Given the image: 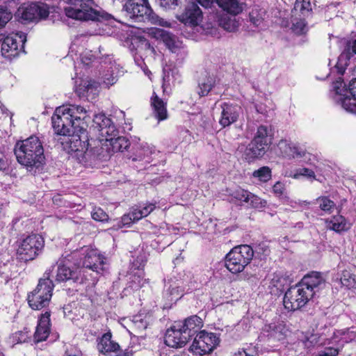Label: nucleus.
Segmentation results:
<instances>
[{"mask_svg":"<svg viewBox=\"0 0 356 356\" xmlns=\"http://www.w3.org/2000/svg\"><path fill=\"white\" fill-rule=\"evenodd\" d=\"M341 282L348 288L355 287L356 284L355 278L348 271L343 272V276L341 277Z\"/></svg>","mask_w":356,"mask_h":356,"instance_id":"50","label":"nucleus"},{"mask_svg":"<svg viewBox=\"0 0 356 356\" xmlns=\"http://www.w3.org/2000/svg\"><path fill=\"white\" fill-rule=\"evenodd\" d=\"M180 0H156L157 3L164 10H175Z\"/></svg>","mask_w":356,"mask_h":356,"instance_id":"49","label":"nucleus"},{"mask_svg":"<svg viewBox=\"0 0 356 356\" xmlns=\"http://www.w3.org/2000/svg\"><path fill=\"white\" fill-rule=\"evenodd\" d=\"M249 200L247 204L250 205L252 207L260 209L262 207H264L266 204V202L264 200H262L260 197L258 196L252 194L250 193V195L249 196Z\"/></svg>","mask_w":356,"mask_h":356,"instance_id":"46","label":"nucleus"},{"mask_svg":"<svg viewBox=\"0 0 356 356\" xmlns=\"http://www.w3.org/2000/svg\"><path fill=\"white\" fill-rule=\"evenodd\" d=\"M67 139L65 140L69 144L71 151L77 152L78 156H82V161L85 163H92L99 155V149L97 147L90 148L91 145L88 142L86 127L83 130L74 129L70 135H65Z\"/></svg>","mask_w":356,"mask_h":356,"instance_id":"5","label":"nucleus"},{"mask_svg":"<svg viewBox=\"0 0 356 356\" xmlns=\"http://www.w3.org/2000/svg\"><path fill=\"white\" fill-rule=\"evenodd\" d=\"M65 356H82V353L76 348L70 347L66 350Z\"/></svg>","mask_w":356,"mask_h":356,"instance_id":"60","label":"nucleus"},{"mask_svg":"<svg viewBox=\"0 0 356 356\" xmlns=\"http://www.w3.org/2000/svg\"><path fill=\"white\" fill-rule=\"evenodd\" d=\"M44 238L39 234H31L24 238L18 247L17 254L19 260H33L42 250Z\"/></svg>","mask_w":356,"mask_h":356,"instance_id":"11","label":"nucleus"},{"mask_svg":"<svg viewBox=\"0 0 356 356\" xmlns=\"http://www.w3.org/2000/svg\"><path fill=\"white\" fill-rule=\"evenodd\" d=\"M154 321L152 315L149 313H139L133 316V329L138 334L146 330Z\"/></svg>","mask_w":356,"mask_h":356,"instance_id":"26","label":"nucleus"},{"mask_svg":"<svg viewBox=\"0 0 356 356\" xmlns=\"http://www.w3.org/2000/svg\"><path fill=\"white\" fill-rule=\"evenodd\" d=\"M356 339V331L352 329H344L337 330L334 333V339L337 342L341 348L345 343L352 342Z\"/></svg>","mask_w":356,"mask_h":356,"instance_id":"28","label":"nucleus"},{"mask_svg":"<svg viewBox=\"0 0 356 356\" xmlns=\"http://www.w3.org/2000/svg\"><path fill=\"white\" fill-rule=\"evenodd\" d=\"M326 341H323V339L317 334H312L305 341V346L308 348L316 346H326Z\"/></svg>","mask_w":356,"mask_h":356,"instance_id":"45","label":"nucleus"},{"mask_svg":"<svg viewBox=\"0 0 356 356\" xmlns=\"http://www.w3.org/2000/svg\"><path fill=\"white\" fill-rule=\"evenodd\" d=\"M81 270L76 267L70 266V258L65 257L58 261V268L56 275L57 282L79 281Z\"/></svg>","mask_w":356,"mask_h":356,"instance_id":"17","label":"nucleus"},{"mask_svg":"<svg viewBox=\"0 0 356 356\" xmlns=\"http://www.w3.org/2000/svg\"><path fill=\"white\" fill-rule=\"evenodd\" d=\"M354 54H356V39L349 41L345 50L339 56L335 65L339 74H343L344 73L346 67L348 65L349 60Z\"/></svg>","mask_w":356,"mask_h":356,"instance_id":"22","label":"nucleus"},{"mask_svg":"<svg viewBox=\"0 0 356 356\" xmlns=\"http://www.w3.org/2000/svg\"><path fill=\"white\" fill-rule=\"evenodd\" d=\"M203 18L202 10L195 2H189L181 15V20L186 24L192 26L200 24Z\"/></svg>","mask_w":356,"mask_h":356,"instance_id":"20","label":"nucleus"},{"mask_svg":"<svg viewBox=\"0 0 356 356\" xmlns=\"http://www.w3.org/2000/svg\"><path fill=\"white\" fill-rule=\"evenodd\" d=\"M15 154L17 161L26 167L30 172L34 168H39L44 163L42 143L35 136L17 142L15 147Z\"/></svg>","mask_w":356,"mask_h":356,"instance_id":"3","label":"nucleus"},{"mask_svg":"<svg viewBox=\"0 0 356 356\" xmlns=\"http://www.w3.org/2000/svg\"><path fill=\"white\" fill-rule=\"evenodd\" d=\"M312 10V6L309 0H296L291 10L292 17L299 15L306 16Z\"/></svg>","mask_w":356,"mask_h":356,"instance_id":"31","label":"nucleus"},{"mask_svg":"<svg viewBox=\"0 0 356 356\" xmlns=\"http://www.w3.org/2000/svg\"><path fill=\"white\" fill-rule=\"evenodd\" d=\"M103 79H104L103 83L107 87H109V86L113 85L117 81V76H113V74H110V75L105 74Z\"/></svg>","mask_w":356,"mask_h":356,"instance_id":"56","label":"nucleus"},{"mask_svg":"<svg viewBox=\"0 0 356 356\" xmlns=\"http://www.w3.org/2000/svg\"><path fill=\"white\" fill-rule=\"evenodd\" d=\"M252 176L258 178L260 181L266 182L271 178V170L267 166H264L254 171Z\"/></svg>","mask_w":356,"mask_h":356,"instance_id":"40","label":"nucleus"},{"mask_svg":"<svg viewBox=\"0 0 356 356\" xmlns=\"http://www.w3.org/2000/svg\"><path fill=\"white\" fill-rule=\"evenodd\" d=\"M93 122L95 128L100 133L101 129H106V127L110 125L112 122L111 119L106 117L104 114L99 113L95 115Z\"/></svg>","mask_w":356,"mask_h":356,"instance_id":"38","label":"nucleus"},{"mask_svg":"<svg viewBox=\"0 0 356 356\" xmlns=\"http://www.w3.org/2000/svg\"><path fill=\"white\" fill-rule=\"evenodd\" d=\"M143 45H144V47L146 50L150 51L151 53L154 52V49L153 47L150 45V44L147 41H144V42L142 43Z\"/></svg>","mask_w":356,"mask_h":356,"instance_id":"64","label":"nucleus"},{"mask_svg":"<svg viewBox=\"0 0 356 356\" xmlns=\"http://www.w3.org/2000/svg\"><path fill=\"white\" fill-rule=\"evenodd\" d=\"M49 15V6L43 3H31L18 10V15L28 22L45 19Z\"/></svg>","mask_w":356,"mask_h":356,"instance_id":"14","label":"nucleus"},{"mask_svg":"<svg viewBox=\"0 0 356 356\" xmlns=\"http://www.w3.org/2000/svg\"><path fill=\"white\" fill-rule=\"evenodd\" d=\"M26 41L24 35L7 36L1 43V54L3 57L12 59L19 55V44Z\"/></svg>","mask_w":356,"mask_h":356,"instance_id":"18","label":"nucleus"},{"mask_svg":"<svg viewBox=\"0 0 356 356\" xmlns=\"http://www.w3.org/2000/svg\"><path fill=\"white\" fill-rule=\"evenodd\" d=\"M291 154H293V156H289V159L302 158L306 154V152L303 148L294 143H293L291 146Z\"/></svg>","mask_w":356,"mask_h":356,"instance_id":"52","label":"nucleus"},{"mask_svg":"<svg viewBox=\"0 0 356 356\" xmlns=\"http://www.w3.org/2000/svg\"><path fill=\"white\" fill-rule=\"evenodd\" d=\"M91 215L92 219L96 221L105 222L108 219V216L107 213L101 208L94 209Z\"/></svg>","mask_w":356,"mask_h":356,"instance_id":"48","label":"nucleus"},{"mask_svg":"<svg viewBox=\"0 0 356 356\" xmlns=\"http://www.w3.org/2000/svg\"><path fill=\"white\" fill-rule=\"evenodd\" d=\"M271 143V135L268 127L261 125L245 150L248 159H254L263 156L268 146Z\"/></svg>","mask_w":356,"mask_h":356,"instance_id":"12","label":"nucleus"},{"mask_svg":"<svg viewBox=\"0 0 356 356\" xmlns=\"http://www.w3.org/2000/svg\"><path fill=\"white\" fill-rule=\"evenodd\" d=\"M291 30L296 35H304L308 31V26L305 20L302 18L292 17Z\"/></svg>","mask_w":356,"mask_h":356,"instance_id":"36","label":"nucleus"},{"mask_svg":"<svg viewBox=\"0 0 356 356\" xmlns=\"http://www.w3.org/2000/svg\"><path fill=\"white\" fill-rule=\"evenodd\" d=\"M216 4L223 13L218 17V23L223 29L234 32L238 27L235 15L242 12V5L237 0H216Z\"/></svg>","mask_w":356,"mask_h":356,"instance_id":"10","label":"nucleus"},{"mask_svg":"<svg viewBox=\"0 0 356 356\" xmlns=\"http://www.w3.org/2000/svg\"><path fill=\"white\" fill-rule=\"evenodd\" d=\"M168 293L170 296V300L177 301L183 296L184 290L178 286H175L170 288Z\"/></svg>","mask_w":356,"mask_h":356,"instance_id":"51","label":"nucleus"},{"mask_svg":"<svg viewBox=\"0 0 356 356\" xmlns=\"http://www.w3.org/2000/svg\"><path fill=\"white\" fill-rule=\"evenodd\" d=\"M109 144L114 152H123L130 145L129 140L124 136L109 138Z\"/></svg>","mask_w":356,"mask_h":356,"instance_id":"35","label":"nucleus"},{"mask_svg":"<svg viewBox=\"0 0 356 356\" xmlns=\"http://www.w3.org/2000/svg\"><path fill=\"white\" fill-rule=\"evenodd\" d=\"M15 338L18 343H25L27 341L29 337L27 332H19L16 334Z\"/></svg>","mask_w":356,"mask_h":356,"instance_id":"61","label":"nucleus"},{"mask_svg":"<svg viewBox=\"0 0 356 356\" xmlns=\"http://www.w3.org/2000/svg\"><path fill=\"white\" fill-rule=\"evenodd\" d=\"M97 349L102 354H108L116 352L120 349L118 343L112 340L111 332L105 333L98 341Z\"/></svg>","mask_w":356,"mask_h":356,"instance_id":"24","label":"nucleus"},{"mask_svg":"<svg viewBox=\"0 0 356 356\" xmlns=\"http://www.w3.org/2000/svg\"><path fill=\"white\" fill-rule=\"evenodd\" d=\"M8 167V161L4 154L0 152V171L6 170Z\"/></svg>","mask_w":356,"mask_h":356,"instance_id":"58","label":"nucleus"},{"mask_svg":"<svg viewBox=\"0 0 356 356\" xmlns=\"http://www.w3.org/2000/svg\"><path fill=\"white\" fill-rule=\"evenodd\" d=\"M12 275L10 264H3L2 265H0V284H7Z\"/></svg>","mask_w":356,"mask_h":356,"instance_id":"41","label":"nucleus"},{"mask_svg":"<svg viewBox=\"0 0 356 356\" xmlns=\"http://www.w3.org/2000/svg\"><path fill=\"white\" fill-rule=\"evenodd\" d=\"M50 313L46 312L40 315L35 332L33 334V341L36 343L45 341L50 333Z\"/></svg>","mask_w":356,"mask_h":356,"instance_id":"21","label":"nucleus"},{"mask_svg":"<svg viewBox=\"0 0 356 356\" xmlns=\"http://www.w3.org/2000/svg\"><path fill=\"white\" fill-rule=\"evenodd\" d=\"M215 77L209 73L204 72L198 80L197 94L200 97H204L211 90L215 85Z\"/></svg>","mask_w":356,"mask_h":356,"instance_id":"25","label":"nucleus"},{"mask_svg":"<svg viewBox=\"0 0 356 356\" xmlns=\"http://www.w3.org/2000/svg\"><path fill=\"white\" fill-rule=\"evenodd\" d=\"M241 113V108L237 104L223 103L221 105V113L219 124L222 127H227L236 122Z\"/></svg>","mask_w":356,"mask_h":356,"instance_id":"19","label":"nucleus"},{"mask_svg":"<svg viewBox=\"0 0 356 356\" xmlns=\"http://www.w3.org/2000/svg\"><path fill=\"white\" fill-rule=\"evenodd\" d=\"M51 270H47L35 289L29 293L27 300L31 309L40 310L49 305L54 289L53 282L49 278Z\"/></svg>","mask_w":356,"mask_h":356,"instance_id":"7","label":"nucleus"},{"mask_svg":"<svg viewBox=\"0 0 356 356\" xmlns=\"http://www.w3.org/2000/svg\"><path fill=\"white\" fill-rule=\"evenodd\" d=\"M122 12L126 17L136 22H148L151 24L164 26L163 20L154 13L148 2L139 3L133 0H128L123 6ZM166 24L167 22H165V25Z\"/></svg>","mask_w":356,"mask_h":356,"instance_id":"8","label":"nucleus"},{"mask_svg":"<svg viewBox=\"0 0 356 356\" xmlns=\"http://www.w3.org/2000/svg\"><path fill=\"white\" fill-rule=\"evenodd\" d=\"M151 104L154 108V114L159 121L167 118L165 104L157 95L152 97Z\"/></svg>","mask_w":356,"mask_h":356,"instance_id":"30","label":"nucleus"},{"mask_svg":"<svg viewBox=\"0 0 356 356\" xmlns=\"http://www.w3.org/2000/svg\"><path fill=\"white\" fill-rule=\"evenodd\" d=\"M131 214L132 211H130L128 214H125L122 217L121 222L123 225H129L131 223L136 221L133 220V216Z\"/></svg>","mask_w":356,"mask_h":356,"instance_id":"59","label":"nucleus"},{"mask_svg":"<svg viewBox=\"0 0 356 356\" xmlns=\"http://www.w3.org/2000/svg\"><path fill=\"white\" fill-rule=\"evenodd\" d=\"M232 195L235 199H236L241 202L247 203V202H248V200L250 198L249 196L250 195V193L248 192V191L243 189V188H238L233 192Z\"/></svg>","mask_w":356,"mask_h":356,"instance_id":"47","label":"nucleus"},{"mask_svg":"<svg viewBox=\"0 0 356 356\" xmlns=\"http://www.w3.org/2000/svg\"><path fill=\"white\" fill-rule=\"evenodd\" d=\"M152 33L154 37L161 40L172 53L181 56L186 54L182 42L175 35L161 29H155Z\"/></svg>","mask_w":356,"mask_h":356,"instance_id":"16","label":"nucleus"},{"mask_svg":"<svg viewBox=\"0 0 356 356\" xmlns=\"http://www.w3.org/2000/svg\"><path fill=\"white\" fill-rule=\"evenodd\" d=\"M156 206L154 204L149 203L143 204L132 209V216L134 220H139L140 219L147 216L152 212Z\"/></svg>","mask_w":356,"mask_h":356,"instance_id":"33","label":"nucleus"},{"mask_svg":"<svg viewBox=\"0 0 356 356\" xmlns=\"http://www.w3.org/2000/svg\"><path fill=\"white\" fill-rule=\"evenodd\" d=\"M76 92L80 97H86L88 99L91 95L95 96L97 94L98 83L94 81H86L83 86L80 85L76 88Z\"/></svg>","mask_w":356,"mask_h":356,"instance_id":"29","label":"nucleus"},{"mask_svg":"<svg viewBox=\"0 0 356 356\" xmlns=\"http://www.w3.org/2000/svg\"><path fill=\"white\" fill-rule=\"evenodd\" d=\"M319 208L327 213H331L336 208V204L327 197L321 196L316 199Z\"/></svg>","mask_w":356,"mask_h":356,"instance_id":"37","label":"nucleus"},{"mask_svg":"<svg viewBox=\"0 0 356 356\" xmlns=\"http://www.w3.org/2000/svg\"><path fill=\"white\" fill-rule=\"evenodd\" d=\"M285 188L282 182L277 181L273 187V191L277 196H281L284 194Z\"/></svg>","mask_w":356,"mask_h":356,"instance_id":"55","label":"nucleus"},{"mask_svg":"<svg viewBox=\"0 0 356 356\" xmlns=\"http://www.w3.org/2000/svg\"><path fill=\"white\" fill-rule=\"evenodd\" d=\"M86 110L81 106L66 105L58 107L51 118L52 126L58 135H70L74 129L83 130Z\"/></svg>","mask_w":356,"mask_h":356,"instance_id":"2","label":"nucleus"},{"mask_svg":"<svg viewBox=\"0 0 356 356\" xmlns=\"http://www.w3.org/2000/svg\"><path fill=\"white\" fill-rule=\"evenodd\" d=\"M292 145L293 143L286 140H281L279 141L277 147L283 156L288 158L290 156H293V154H291Z\"/></svg>","mask_w":356,"mask_h":356,"instance_id":"43","label":"nucleus"},{"mask_svg":"<svg viewBox=\"0 0 356 356\" xmlns=\"http://www.w3.org/2000/svg\"><path fill=\"white\" fill-rule=\"evenodd\" d=\"M12 17V13L6 6H0V29L4 27Z\"/></svg>","mask_w":356,"mask_h":356,"instance_id":"44","label":"nucleus"},{"mask_svg":"<svg viewBox=\"0 0 356 356\" xmlns=\"http://www.w3.org/2000/svg\"><path fill=\"white\" fill-rule=\"evenodd\" d=\"M84 256L82 266L89 268L97 273L104 270L106 264L105 258L99 253L98 250L84 246L81 250Z\"/></svg>","mask_w":356,"mask_h":356,"instance_id":"15","label":"nucleus"},{"mask_svg":"<svg viewBox=\"0 0 356 356\" xmlns=\"http://www.w3.org/2000/svg\"><path fill=\"white\" fill-rule=\"evenodd\" d=\"M151 154L152 151L149 147L140 146L137 147L136 153H134L131 157L134 161H144V163H149L150 162Z\"/></svg>","mask_w":356,"mask_h":356,"instance_id":"34","label":"nucleus"},{"mask_svg":"<svg viewBox=\"0 0 356 356\" xmlns=\"http://www.w3.org/2000/svg\"><path fill=\"white\" fill-rule=\"evenodd\" d=\"M118 131L116 129L113 122L110 125L106 127L104 129H101L99 133L100 136L102 138V140H105L106 142H109V138H115L117 137Z\"/></svg>","mask_w":356,"mask_h":356,"instance_id":"39","label":"nucleus"},{"mask_svg":"<svg viewBox=\"0 0 356 356\" xmlns=\"http://www.w3.org/2000/svg\"><path fill=\"white\" fill-rule=\"evenodd\" d=\"M254 256V251L248 245H241L232 248L225 257V266L232 273L242 272Z\"/></svg>","mask_w":356,"mask_h":356,"instance_id":"9","label":"nucleus"},{"mask_svg":"<svg viewBox=\"0 0 356 356\" xmlns=\"http://www.w3.org/2000/svg\"><path fill=\"white\" fill-rule=\"evenodd\" d=\"M234 356H253V355L248 353L245 350L241 349V350H238L236 353H235Z\"/></svg>","mask_w":356,"mask_h":356,"instance_id":"63","label":"nucleus"},{"mask_svg":"<svg viewBox=\"0 0 356 356\" xmlns=\"http://www.w3.org/2000/svg\"><path fill=\"white\" fill-rule=\"evenodd\" d=\"M250 20L255 26H259L263 22V19L261 17H259L257 12L252 10L250 13Z\"/></svg>","mask_w":356,"mask_h":356,"instance_id":"54","label":"nucleus"},{"mask_svg":"<svg viewBox=\"0 0 356 356\" xmlns=\"http://www.w3.org/2000/svg\"><path fill=\"white\" fill-rule=\"evenodd\" d=\"M95 56L94 55H90L88 52H85V54L82 56V62L86 65L88 64L87 60L92 61L95 59Z\"/></svg>","mask_w":356,"mask_h":356,"instance_id":"62","label":"nucleus"},{"mask_svg":"<svg viewBox=\"0 0 356 356\" xmlns=\"http://www.w3.org/2000/svg\"><path fill=\"white\" fill-rule=\"evenodd\" d=\"M326 343L327 346L325 347L323 350L319 353L318 356H337L341 349V346H338L337 343L333 346H329L330 344L329 340H327Z\"/></svg>","mask_w":356,"mask_h":356,"instance_id":"42","label":"nucleus"},{"mask_svg":"<svg viewBox=\"0 0 356 356\" xmlns=\"http://www.w3.org/2000/svg\"><path fill=\"white\" fill-rule=\"evenodd\" d=\"M300 176H303V177H308V178H313V179H314L315 178V173H314V172L312 170H310L309 168H305L300 169L297 172V173H296L293 175V177L297 179Z\"/></svg>","mask_w":356,"mask_h":356,"instance_id":"53","label":"nucleus"},{"mask_svg":"<svg viewBox=\"0 0 356 356\" xmlns=\"http://www.w3.org/2000/svg\"><path fill=\"white\" fill-rule=\"evenodd\" d=\"M219 339L212 332L201 331L197 334L189 350L196 355L210 353L218 345Z\"/></svg>","mask_w":356,"mask_h":356,"instance_id":"13","label":"nucleus"},{"mask_svg":"<svg viewBox=\"0 0 356 356\" xmlns=\"http://www.w3.org/2000/svg\"><path fill=\"white\" fill-rule=\"evenodd\" d=\"M202 327V319L197 316L188 317L183 322H175L166 331L165 343L172 348H181Z\"/></svg>","mask_w":356,"mask_h":356,"instance_id":"4","label":"nucleus"},{"mask_svg":"<svg viewBox=\"0 0 356 356\" xmlns=\"http://www.w3.org/2000/svg\"><path fill=\"white\" fill-rule=\"evenodd\" d=\"M282 281H284V279L280 277L277 275L274 274L273 277L271 280L270 284L277 288L278 289H281L283 286Z\"/></svg>","mask_w":356,"mask_h":356,"instance_id":"57","label":"nucleus"},{"mask_svg":"<svg viewBox=\"0 0 356 356\" xmlns=\"http://www.w3.org/2000/svg\"><path fill=\"white\" fill-rule=\"evenodd\" d=\"M326 227L336 232H345L350 228V223L341 215L332 216L325 220Z\"/></svg>","mask_w":356,"mask_h":356,"instance_id":"27","label":"nucleus"},{"mask_svg":"<svg viewBox=\"0 0 356 356\" xmlns=\"http://www.w3.org/2000/svg\"><path fill=\"white\" fill-rule=\"evenodd\" d=\"M325 284V279L321 273L312 272L304 276L300 282L285 293L283 299L284 307L295 311L304 307Z\"/></svg>","mask_w":356,"mask_h":356,"instance_id":"1","label":"nucleus"},{"mask_svg":"<svg viewBox=\"0 0 356 356\" xmlns=\"http://www.w3.org/2000/svg\"><path fill=\"white\" fill-rule=\"evenodd\" d=\"M145 282L146 280L143 279V272L138 270L136 273L129 275L127 288L137 291L144 286Z\"/></svg>","mask_w":356,"mask_h":356,"instance_id":"32","label":"nucleus"},{"mask_svg":"<svg viewBox=\"0 0 356 356\" xmlns=\"http://www.w3.org/2000/svg\"><path fill=\"white\" fill-rule=\"evenodd\" d=\"M263 330L268 333V337L277 341L284 339L287 332V329L283 322H274L265 325Z\"/></svg>","mask_w":356,"mask_h":356,"instance_id":"23","label":"nucleus"},{"mask_svg":"<svg viewBox=\"0 0 356 356\" xmlns=\"http://www.w3.org/2000/svg\"><path fill=\"white\" fill-rule=\"evenodd\" d=\"M334 92V100L347 112L356 114V78L352 79L348 88L341 78H339L332 83Z\"/></svg>","mask_w":356,"mask_h":356,"instance_id":"6","label":"nucleus"}]
</instances>
